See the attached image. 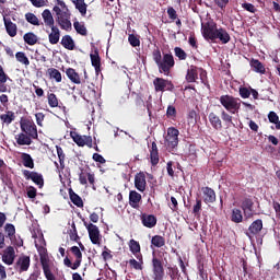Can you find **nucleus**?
I'll return each instance as SVG.
<instances>
[{"label":"nucleus","mask_w":280,"mask_h":280,"mask_svg":"<svg viewBox=\"0 0 280 280\" xmlns=\"http://www.w3.org/2000/svg\"><path fill=\"white\" fill-rule=\"evenodd\" d=\"M37 253L39 255V261L42 270L47 280H56V275L60 272L58 266L49 259V253L43 246L37 247Z\"/></svg>","instance_id":"nucleus-1"},{"label":"nucleus","mask_w":280,"mask_h":280,"mask_svg":"<svg viewBox=\"0 0 280 280\" xmlns=\"http://www.w3.org/2000/svg\"><path fill=\"white\" fill-rule=\"evenodd\" d=\"M219 102L224 108L223 110H226L230 115H237L240 108H242V100L230 94L221 95Z\"/></svg>","instance_id":"nucleus-2"},{"label":"nucleus","mask_w":280,"mask_h":280,"mask_svg":"<svg viewBox=\"0 0 280 280\" xmlns=\"http://www.w3.org/2000/svg\"><path fill=\"white\" fill-rule=\"evenodd\" d=\"M175 65L176 61L174 60V55H172V52H164L162 59L158 63L159 72L168 75Z\"/></svg>","instance_id":"nucleus-3"},{"label":"nucleus","mask_w":280,"mask_h":280,"mask_svg":"<svg viewBox=\"0 0 280 280\" xmlns=\"http://www.w3.org/2000/svg\"><path fill=\"white\" fill-rule=\"evenodd\" d=\"M178 135H180V131H178V129L175 127H170L167 129L164 143L168 152H174L178 148Z\"/></svg>","instance_id":"nucleus-4"},{"label":"nucleus","mask_w":280,"mask_h":280,"mask_svg":"<svg viewBox=\"0 0 280 280\" xmlns=\"http://www.w3.org/2000/svg\"><path fill=\"white\" fill-rule=\"evenodd\" d=\"M70 252L75 257L74 262L71 261L69 256H66L63 259V265L66 268H70L71 270H78L80 266H82V250H80V247L72 246L70 247Z\"/></svg>","instance_id":"nucleus-5"},{"label":"nucleus","mask_w":280,"mask_h":280,"mask_svg":"<svg viewBox=\"0 0 280 280\" xmlns=\"http://www.w3.org/2000/svg\"><path fill=\"white\" fill-rule=\"evenodd\" d=\"M218 24L213 21H208L201 24V34L205 40H211L215 43V34H218Z\"/></svg>","instance_id":"nucleus-6"},{"label":"nucleus","mask_w":280,"mask_h":280,"mask_svg":"<svg viewBox=\"0 0 280 280\" xmlns=\"http://www.w3.org/2000/svg\"><path fill=\"white\" fill-rule=\"evenodd\" d=\"M21 130L27 135L31 139H38V128L33 120L24 119L20 122Z\"/></svg>","instance_id":"nucleus-7"},{"label":"nucleus","mask_w":280,"mask_h":280,"mask_svg":"<svg viewBox=\"0 0 280 280\" xmlns=\"http://www.w3.org/2000/svg\"><path fill=\"white\" fill-rule=\"evenodd\" d=\"M153 86L155 93H165V91H174V83H172V81L159 77L153 80Z\"/></svg>","instance_id":"nucleus-8"},{"label":"nucleus","mask_w":280,"mask_h":280,"mask_svg":"<svg viewBox=\"0 0 280 280\" xmlns=\"http://www.w3.org/2000/svg\"><path fill=\"white\" fill-rule=\"evenodd\" d=\"M153 280H163L165 277V268H163V260L154 256L152 258Z\"/></svg>","instance_id":"nucleus-9"},{"label":"nucleus","mask_w":280,"mask_h":280,"mask_svg":"<svg viewBox=\"0 0 280 280\" xmlns=\"http://www.w3.org/2000/svg\"><path fill=\"white\" fill-rule=\"evenodd\" d=\"M153 280H163L165 277V268H163V260L154 256L152 258Z\"/></svg>","instance_id":"nucleus-10"},{"label":"nucleus","mask_w":280,"mask_h":280,"mask_svg":"<svg viewBox=\"0 0 280 280\" xmlns=\"http://www.w3.org/2000/svg\"><path fill=\"white\" fill-rule=\"evenodd\" d=\"M22 174L26 180H32L39 187V189H43L45 186V179L43 178V174L37 172H32L27 170H23Z\"/></svg>","instance_id":"nucleus-11"},{"label":"nucleus","mask_w":280,"mask_h":280,"mask_svg":"<svg viewBox=\"0 0 280 280\" xmlns=\"http://www.w3.org/2000/svg\"><path fill=\"white\" fill-rule=\"evenodd\" d=\"M83 224L89 232V237H90L92 244L100 246L101 240H102L100 237V228H97V225H95L93 223H88L86 221H84Z\"/></svg>","instance_id":"nucleus-12"},{"label":"nucleus","mask_w":280,"mask_h":280,"mask_svg":"<svg viewBox=\"0 0 280 280\" xmlns=\"http://www.w3.org/2000/svg\"><path fill=\"white\" fill-rule=\"evenodd\" d=\"M16 259V250H14V246L9 245L2 252V261L5 266H12L14 260Z\"/></svg>","instance_id":"nucleus-13"},{"label":"nucleus","mask_w":280,"mask_h":280,"mask_svg":"<svg viewBox=\"0 0 280 280\" xmlns=\"http://www.w3.org/2000/svg\"><path fill=\"white\" fill-rule=\"evenodd\" d=\"M71 137L79 148H84V145L93 148V138L91 136H80L78 132H71Z\"/></svg>","instance_id":"nucleus-14"},{"label":"nucleus","mask_w":280,"mask_h":280,"mask_svg":"<svg viewBox=\"0 0 280 280\" xmlns=\"http://www.w3.org/2000/svg\"><path fill=\"white\" fill-rule=\"evenodd\" d=\"M264 231V221L261 219H257L248 228V232L246 233L247 237H255V235H259Z\"/></svg>","instance_id":"nucleus-15"},{"label":"nucleus","mask_w":280,"mask_h":280,"mask_svg":"<svg viewBox=\"0 0 280 280\" xmlns=\"http://www.w3.org/2000/svg\"><path fill=\"white\" fill-rule=\"evenodd\" d=\"M140 220L142 226H145V229H154V226H156V222H159L156 215L148 213H141Z\"/></svg>","instance_id":"nucleus-16"},{"label":"nucleus","mask_w":280,"mask_h":280,"mask_svg":"<svg viewBox=\"0 0 280 280\" xmlns=\"http://www.w3.org/2000/svg\"><path fill=\"white\" fill-rule=\"evenodd\" d=\"M3 23L7 34H9L11 38H14V36H16L19 32V27L16 26V24L13 23L12 20L8 18L7 14H3Z\"/></svg>","instance_id":"nucleus-17"},{"label":"nucleus","mask_w":280,"mask_h":280,"mask_svg":"<svg viewBox=\"0 0 280 280\" xmlns=\"http://www.w3.org/2000/svg\"><path fill=\"white\" fill-rule=\"evenodd\" d=\"M208 119L210 122V126H212L213 130H222L224 126L222 125V117L218 115L215 112H210L208 115Z\"/></svg>","instance_id":"nucleus-18"},{"label":"nucleus","mask_w":280,"mask_h":280,"mask_svg":"<svg viewBox=\"0 0 280 280\" xmlns=\"http://www.w3.org/2000/svg\"><path fill=\"white\" fill-rule=\"evenodd\" d=\"M254 205H255V202H253V199H250V198L243 199L241 209L244 211L245 220H250V218H253Z\"/></svg>","instance_id":"nucleus-19"},{"label":"nucleus","mask_w":280,"mask_h":280,"mask_svg":"<svg viewBox=\"0 0 280 280\" xmlns=\"http://www.w3.org/2000/svg\"><path fill=\"white\" fill-rule=\"evenodd\" d=\"M135 187L141 194H143V191H145V188L148 187V182L145 180V173L144 172H140V173L136 174V176H135Z\"/></svg>","instance_id":"nucleus-20"},{"label":"nucleus","mask_w":280,"mask_h":280,"mask_svg":"<svg viewBox=\"0 0 280 280\" xmlns=\"http://www.w3.org/2000/svg\"><path fill=\"white\" fill-rule=\"evenodd\" d=\"M201 191L203 194V202L206 205H213L215 202V190H213L211 187L206 186L201 188Z\"/></svg>","instance_id":"nucleus-21"},{"label":"nucleus","mask_w":280,"mask_h":280,"mask_svg":"<svg viewBox=\"0 0 280 280\" xmlns=\"http://www.w3.org/2000/svg\"><path fill=\"white\" fill-rule=\"evenodd\" d=\"M69 19H71V14L67 12H63V15L57 18V23L59 27H61L66 32H70L71 30V20Z\"/></svg>","instance_id":"nucleus-22"},{"label":"nucleus","mask_w":280,"mask_h":280,"mask_svg":"<svg viewBox=\"0 0 280 280\" xmlns=\"http://www.w3.org/2000/svg\"><path fill=\"white\" fill-rule=\"evenodd\" d=\"M30 256H20L15 266L19 268V272H27L30 270Z\"/></svg>","instance_id":"nucleus-23"},{"label":"nucleus","mask_w":280,"mask_h":280,"mask_svg":"<svg viewBox=\"0 0 280 280\" xmlns=\"http://www.w3.org/2000/svg\"><path fill=\"white\" fill-rule=\"evenodd\" d=\"M221 40L222 45L231 43V35L226 32V28H218L217 34L214 35V40Z\"/></svg>","instance_id":"nucleus-24"},{"label":"nucleus","mask_w":280,"mask_h":280,"mask_svg":"<svg viewBox=\"0 0 280 280\" xmlns=\"http://www.w3.org/2000/svg\"><path fill=\"white\" fill-rule=\"evenodd\" d=\"M92 67L95 69V73H100L102 71V58H100V51L97 49L94 50V54H90Z\"/></svg>","instance_id":"nucleus-25"},{"label":"nucleus","mask_w":280,"mask_h":280,"mask_svg":"<svg viewBox=\"0 0 280 280\" xmlns=\"http://www.w3.org/2000/svg\"><path fill=\"white\" fill-rule=\"evenodd\" d=\"M142 200L141 194L137 190H130L129 192V205L132 209H139V205Z\"/></svg>","instance_id":"nucleus-26"},{"label":"nucleus","mask_w":280,"mask_h":280,"mask_svg":"<svg viewBox=\"0 0 280 280\" xmlns=\"http://www.w3.org/2000/svg\"><path fill=\"white\" fill-rule=\"evenodd\" d=\"M150 161H151L152 167H156V165H159V161H160L159 147L154 141L151 143V148H150Z\"/></svg>","instance_id":"nucleus-27"},{"label":"nucleus","mask_w":280,"mask_h":280,"mask_svg":"<svg viewBox=\"0 0 280 280\" xmlns=\"http://www.w3.org/2000/svg\"><path fill=\"white\" fill-rule=\"evenodd\" d=\"M4 231V240L5 237L10 240V242H14V238L16 237V228L12 223H5L3 226Z\"/></svg>","instance_id":"nucleus-28"},{"label":"nucleus","mask_w":280,"mask_h":280,"mask_svg":"<svg viewBox=\"0 0 280 280\" xmlns=\"http://www.w3.org/2000/svg\"><path fill=\"white\" fill-rule=\"evenodd\" d=\"M129 249H130V253L135 255L136 259H141V256H143L141 254V244H139V242L136 241L135 238H131L129 241Z\"/></svg>","instance_id":"nucleus-29"},{"label":"nucleus","mask_w":280,"mask_h":280,"mask_svg":"<svg viewBox=\"0 0 280 280\" xmlns=\"http://www.w3.org/2000/svg\"><path fill=\"white\" fill-rule=\"evenodd\" d=\"M15 141L18 145H32L33 138H31L27 133H24L23 131L15 135Z\"/></svg>","instance_id":"nucleus-30"},{"label":"nucleus","mask_w":280,"mask_h":280,"mask_svg":"<svg viewBox=\"0 0 280 280\" xmlns=\"http://www.w3.org/2000/svg\"><path fill=\"white\" fill-rule=\"evenodd\" d=\"M42 18L44 19V23L46 27H56L55 21H54V15L51 14V11L49 9H45L42 13Z\"/></svg>","instance_id":"nucleus-31"},{"label":"nucleus","mask_w":280,"mask_h":280,"mask_svg":"<svg viewBox=\"0 0 280 280\" xmlns=\"http://www.w3.org/2000/svg\"><path fill=\"white\" fill-rule=\"evenodd\" d=\"M50 30L51 33L48 34V40L50 45H58V43H60V28H58V26H52Z\"/></svg>","instance_id":"nucleus-32"},{"label":"nucleus","mask_w":280,"mask_h":280,"mask_svg":"<svg viewBox=\"0 0 280 280\" xmlns=\"http://www.w3.org/2000/svg\"><path fill=\"white\" fill-rule=\"evenodd\" d=\"M60 44L62 45V47H65V49H68L69 51H73V49H75V42L73 40V37H71V35H65L61 38Z\"/></svg>","instance_id":"nucleus-33"},{"label":"nucleus","mask_w":280,"mask_h":280,"mask_svg":"<svg viewBox=\"0 0 280 280\" xmlns=\"http://www.w3.org/2000/svg\"><path fill=\"white\" fill-rule=\"evenodd\" d=\"M68 194H69L71 202L74 203L75 207H79V208L84 207V201H82V197H80V195L75 194V191H73V188H69Z\"/></svg>","instance_id":"nucleus-34"},{"label":"nucleus","mask_w":280,"mask_h":280,"mask_svg":"<svg viewBox=\"0 0 280 280\" xmlns=\"http://www.w3.org/2000/svg\"><path fill=\"white\" fill-rule=\"evenodd\" d=\"M21 161L24 167L34 170V159L30 153H21Z\"/></svg>","instance_id":"nucleus-35"},{"label":"nucleus","mask_w":280,"mask_h":280,"mask_svg":"<svg viewBox=\"0 0 280 280\" xmlns=\"http://www.w3.org/2000/svg\"><path fill=\"white\" fill-rule=\"evenodd\" d=\"M66 74H67V78H69V80L71 82H73V84H81L82 83V81L80 80V74L78 72H75V69L68 68L66 70Z\"/></svg>","instance_id":"nucleus-36"},{"label":"nucleus","mask_w":280,"mask_h":280,"mask_svg":"<svg viewBox=\"0 0 280 280\" xmlns=\"http://www.w3.org/2000/svg\"><path fill=\"white\" fill-rule=\"evenodd\" d=\"M230 218H231L232 222H234V224H240V223L244 222V214L242 213L240 208L232 209V213H231Z\"/></svg>","instance_id":"nucleus-37"},{"label":"nucleus","mask_w":280,"mask_h":280,"mask_svg":"<svg viewBox=\"0 0 280 280\" xmlns=\"http://www.w3.org/2000/svg\"><path fill=\"white\" fill-rule=\"evenodd\" d=\"M57 5L52 8L54 12L57 14V16H65V12L62 10H67L69 12V8H67V3L62 0H56Z\"/></svg>","instance_id":"nucleus-38"},{"label":"nucleus","mask_w":280,"mask_h":280,"mask_svg":"<svg viewBox=\"0 0 280 280\" xmlns=\"http://www.w3.org/2000/svg\"><path fill=\"white\" fill-rule=\"evenodd\" d=\"M197 78H198V67L190 66L186 73V81L189 83L196 82Z\"/></svg>","instance_id":"nucleus-39"},{"label":"nucleus","mask_w":280,"mask_h":280,"mask_svg":"<svg viewBox=\"0 0 280 280\" xmlns=\"http://www.w3.org/2000/svg\"><path fill=\"white\" fill-rule=\"evenodd\" d=\"M250 67L256 73H266V67L264 66V63H261V61H259V59H252Z\"/></svg>","instance_id":"nucleus-40"},{"label":"nucleus","mask_w":280,"mask_h":280,"mask_svg":"<svg viewBox=\"0 0 280 280\" xmlns=\"http://www.w3.org/2000/svg\"><path fill=\"white\" fill-rule=\"evenodd\" d=\"M47 74L49 75L50 80H55L57 83L62 82V73H60V70L56 68H48Z\"/></svg>","instance_id":"nucleus-41"},{"label":"nucleus","mask_w":280,"mask_h":280,"mask_svg":"<svg viewBox=\"0 0 280 280\" xmlns=\"http://www.w3.org/2000/svg\"><path fill=\"white\" fill-rule=\"evenodd\" d=\"M72 3L75 10L80 12L81 16H86V9L89 5L84 3V0H72Z\"/></svg>","instance_id":"nucleus-42"},{"label":"nucleus","mask_w":280,"mask_h":280,"mask_svg":"<svg viewBox=\"0 0 280 280\" xmlns=\"http://www.w3.org/2000/svg\"><path fill=\"white\" fill-rule=\"evenodd\" d=\"M221 115V121H223L225 124V126H231L233 125V115L229 112H226V109L222 108L220 112Z\"/></svg>","instance_id":"nucleus-43"},{"label":"nucleus","mask_w":280,"mask_h":280,"mask_svg":"<svg viewBox=\"0 0 280 280\" xmlns=\"http://www.w3.org/2000/svg\"><path fill=\"white\" fill-rule=\"evenodd\" d=\"M73 27H74L77 34H80V36H88L89 31L86 30L84 22L74 21Z\"/></svg>","instance_id":"nucleus-44"},{"label":"nucleus","mask_w":280,"mask_h":280,"mask_svg":"<svg viewBox=\"0 0 280 280\" xmlns=\"http://www.w3.org/2000/svg\"><path fill=\"white\" fill-rule=\"evenodd\" d=\"M0 119L2 124H7V126H10L14 119H16V116H14V112L9 110L5 114L0 115Z\"/></svg>","instance_id":"nucleus-45"},{"label":"nucleus","mask_w":280,"mask_h":280,"mask_svg":"<svg viewBox=\"0 0 280 280\" xmlns=\"http://www.w3.org/2000/svg\"><path fill=\"white\" fill-rule=\"evenodd\" d=\"M151 244L152 246H154L155 248H163V246H165V237L161 236V235H154L151 238Z\"/></svg>","instance_id":"nucleus-46"},{"label":"nucleus","mask_w":280,"mask_h":280,"mask_svg":"<svg viewBox=\"0 0 280 280\" xmlns=\"http://www.w3.org/2000/svg\"><path fill=\"white\" fill-rule=\"evenodd\" d=\"M23 38L26 45L33 46V45H36V43H38V36H36V34L32 32L24 34Z\"/></svg>","instance_id":"nucleus-47"},{"label":"nucleus","mask_w":280,"mask_h":280,"mask_svg":"<svg viewBox=\"0 0 280 280\" xmlns=\"http://www.w3.org/2000/svg\"><path fill=\"white\" fill-rule=\"evenodd\" d=\"M25 19H26L27 23H30L31 25H35V26L43 25V22H40V20H38V16H36V14H34L32 12L26 13Z\"/></svg>","instance_id":"nucleus-48"},{"label":"nucleus","mask_w":280,"mask_h":280,"mask_svg":"<svg viewBox=\"0 0 280 280\" xmlns=\"http://www.w3.org/2000/svg\"><path fill=\"white\" fill-rule=\"evenodd\" d=\"M137 259L135 258L129 259V266L133 268V270H143V256Z\"/></svg>","instance_id":"nucleus-49"},{"label":"nucleus","mask_w":280,"mask_h":280,"mask_svg":"<svg viewBox=\"0 0 280 280\" xmlns=\"http://www.w3.org/2000/svg\"><path fill=\"white\" fill-rule=\"evenodd\" d=\"M15 58L18 62H20L21 65H24V67H30V58H27V55H25V52L18 51L15 54Z\"/></svg>","instance_id":"nucleus-50"},{"label":"nucleus","mask_w":280,"mask_h":280,"mask_svg":"<svg viewBox=\"0 0 280 280\" xmlns=\"http://www.w3.org/2000/svg\"><path fill=\"white\" fill-rule=\"evenodd\" d=\"M47 100H48V105L50 108H58L59 105V101H58V96H56L55 93H48L47 94Z\"/></svg>","instance_id":"nucleus-51"},{"label":"nucleus","mask_w":280,"mask_h":280,"mask_svg":"<svg viewBox=\"0 0 280 280\" xmlns=\"http://www.w3.org/2000/svg\"><path fill=\"white\" fill-rule=\"evenodd\" d=\"M79 170H80V173H79L80 185H89V180L86 179L89 172H86L84 167H80Z\"/></svg>","instance_id":"nucleus-52"},{"label":"nucleus","mask_w":280,"mask_h":280,"mask_svg":"<svg viewBox=\"0 0 280 280\" xmlns=\"http://www.w3.org/2000/svg\"><path fill=\"white\" fill-rule=\"evenodd\" d=\"M202 211V200L197 198L196 203L192 207V214L200 217V212Z\"/></svg>","instance_id":"nucleus-53"},{"label":"nucleus","mask_w":280,"mask_h":280,"mask_svg":"<svg viewBox=\"0 0 280 280\" xmlns=\"http://www.w3.org/2000/svg\"><path fill=\"white\" fill-rule=\"evenodd\" d=\"M128 42H129V45H131V47H140L141 46V40L135 34H130L128 36Z\"/></svg>","instance_id":"nucleus-54"},{"label":"nucleus","mask_w":280,"mask_h":280,"mask_svg":"<svg viewBox=\"0 0 280 280\" xmlns=\"http://www.w3.org/2000/svg\"><path fill=\"white\" fill-rule=\"evenodd\" d=\"M56 150H57V156L59 159L60 166L65 167V158H66L65 151L60 145H56Z\"/></svg>","instance_id":"nucleus-55"},{"label":"nucleus","mask_w":280,"mask_h":280,"mask_svg":"<svg viewBox=\"0 0 280 280\" xmlns=\"http://www.w3.org/2000/svg\"><path fill=\"white\" fill-rule=\"evenodd\" d=\"M174 51H175L176 58H178L179 60H187V52H185V51L183 50V48H180V47H175V48H174Z\"/></svg>","instance_id":"nucleus-56"},{"label":"nucleus","mask_w":280,"mask_h":280,"mask_svg":"<svg viewBox=\"0 0 280 280\" xmlns=\"http://www.w3.org/2000/svg\"><path fill=\"white\" fill-rule=\"evenodd\" d=\"M241 5L243 10H246V12H250L252 14H255V12H257V8H255V4L253 3L244 2Z\"/></svg>","instance_id":"nucleus-57"},{"label":"nucleus","mask_w":280,"mask_h":280,"mask_svg":"<svg viewBox=\"0 0 280 280\" xmlns=\"http://www.w3.org/2000/svg\"><path fill=\"white\" fill-rule=\"evenodd\" d=\"M238 93L243 100H248V97H250V90H248V88L241 86Z\"/></svg>","instance_id":"nucleus-58"},{"label":"nucleus","mask_w":280,"mask_h":280,"mask_svg":"<svg viewBox=\"0 0 280 280\" xmlns=\"http://www.w3.org/2000/svg\"><path fill=\"white\" fill-rule=\"evenodd\" d=\"M152 56H153V60L155 62V65L158 66L161 60L163 59V56L161 55V49L156 48L153 50L152 52Z\"/></svg>","instance_id":"nucleus-59"},{"label":"nucleus","mask_w":280,"mask_h":280,"mask_svg":"<svg viewBox=\"0 0 280 280\" xmlns=\"http://www.w3.org/2000/svg\"><path fill=\"white\" fill-rule=\"evenodd\" d=\"M167 14L171 21H176V19H178V13H176V9H174V7L167 8Z\"/></svg>","instance_id":"nucleus-60"},{"label":"nucleus","mask_w":280,"mask_h":280,"mask_svg":"<svg viewBox=\"0 0 280 280\" xmlns=\"http://www.w3.org/2000/svg\"><path fill=\"white\" fill-rule=\"evenodd\" d=\"M35 119H36L37 126L43 128V121H45V114H43L42 112L35 114Z\"/></svg>","instance_id":"nucleus-61"},{"label":"nucleus","mask_w":280,"mask_h":280,"mask_svg":"<svg viewBox=\"0 0 280 280\" xmlns=\"http://www.w3.org/2000/svg\"><path fill=\"white\" fill-rule=\"evenodd\" d=\"M199 78L201 80V84H207V70L202 68H198Z\"/></svg>","instance_id":"nucleus-62"},{"label":"nucleus","mask_w":280,"mask_h":280,"mask_svg":"<svg viewBox=\"0 0 280 280\" xmlns=\"http://www.w3.org/2000/svg\"><path fill=\"white\" fill-rule=\"evenodd\" d=\"M230 0H213L217 7L220 8V10H225L226 5H229Z\"/></svg>","instance_id":"nucleus-63"},{"label":"nucleus","mask_w":280,"mask_h":280,"mask_svg":"<svg viewBox=\"0 0 280 280\" xmlns=\"http://www.w3.org/2000/svg\"><path fill=\"white\" fill-rule=\"evenodd\" d=\"M40 277V269L35 268L34 271L30 275L28 280H38Z\"/></svg>","instance_id":"nucleus-64"}]
</instances>
